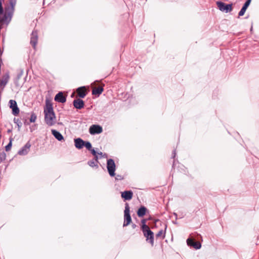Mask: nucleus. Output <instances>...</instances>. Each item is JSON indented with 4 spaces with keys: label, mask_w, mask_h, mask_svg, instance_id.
Here are the masks:
<instances>
[{
    "label": "nucleus",
    "mask_w": 259,
    "mask_h": 259,
    "mask_svg": "<svg viewBox=\"0 0 259 259\" xmlns=\"http://www.w3.org/2000/svg\"><path fill=\"white\" fill-rule=\"evenodd\" d=\"M45 121L49 126H52L56 123V116L52 103L47 101L44 108Z\"/></svg>",
    "instance_id": "1"
},
{
    "label": "nucleus",
    "mask_w": 259,
    "mask_h": 259,
    "mask_svg": "<svg viewBox=\"0 0 259 259\" xmlns=\"http://www.w3.org/2000/svg\"><path fill=\"white\" fill-rule=\"evenodd\" d=\"M14 12V8L8 5L5 8L4 13L3 16H0V22H7L9 23L11 21Z\"/></svg>",
    "instance_id": "2"
},
{
    "label": "nucleus",
    "mask_w": 259,
    "mask_h": 259,
    "mask_svg": "<svg viewBox=\"0 0 259 259\" xmlns=\"http://www.w3.org/2000/svg\"><path fill=\"white\" fill-rule=\"evenodd\" d=\"M132 222V218L130 215V207L127 203L125 204V209L124 210V223L123 226H128Z\"/></svg>",
    "instance_id": "3"
},
{
    "label": "nucleus",
    "mask_w": 259,
    "mask_h": 259,
    "mask_svg": "<svg viewBox=\"0 0 259 259\" xmlns=\"http://www.w3.org/2000/svg\"><path fill=\"white\" fill-rule=\"evenodd\" d=\"M217 5L219 9L223 12L228 13L233 10L232 4H226L221 1L217 2Z\"/></svg>",
    "instance_id": "4"
},
{
    "label": "nucleus",
    "mask_w": 259,
    "mask_h": 259,
    "mask_svg": "<svg viewBox=\"0 0 259 259\" xmlns=\"http://www.w3.org/2000/svg\"><path fill=\"white\" fill-rule=\"evenodd\" d=\"M107 168L110 177H113L115 176L116 165L113 159L110 158L107 160Z\"/></svg>",
    "instance_id": "5"
},
{
    "label": "nucleus",
    "mask_w": 259,
    "mask_h": 259,
    "mask_svg": "<svg viewBox=\"0 0 259 259\" xmlns=\"http://www.w3.org/2000/svg\"><path fill=\"white\" fill-rule=\"evenodd\" d=\"M10 79V72L7 71L0 78V93L2 92Z\"/></svg>",
    "instance_id": "6"
},
{
    "label": "nucleus",
    "mask_w": 259,
    "mask_h": 259,
    "mask_svg": "<svg viewBox=\"0 0 259 259\" xmlns=\"http://www.w3.org/2000/svg\"><path fill=\"white\" fill-rule=\"evenodd\" d=\"M38 32L36 30H33L31 34L30 43L34 49H36L38 41Z\"/></svg>",
    "instance_id": "7"
},
{
    "label": "nucleus",
    "mask_w": 259,
    "mask_h": 259,
    "mask_svg": "<svg viewBox=\"0 0 259 259\" xmlns=\"http://www.w3.org/2000/svg\"><path fill=\"white\" fill-rule=\"evenodd\" d=\"M143 235L146 238V241L150 243L152 246L154 245V233L151 230H149L146 232L143 233Z\"/></svg>",
    "instance_id": "8"
},
{
    "label": "nucleus",
    "mask_w": 259,
    "mask_h": 259,
    "mask_svg": "<svg viewBox=\"0 0 259 259\" xmlns=\"http://www.w3.org/2000/svg\"><path fill=\"white\" fill-rule=\"evenodd\" d=\"M102 131V127L99 125H92L89 128V132L91 135L100 134Z\"/></svg>",
    "instance_id": "9"
},
{
    "label": "nucleus",
    "mask_w": 259,
    "mask_h": 259,
    "mask_svg": "<svg viewBox=\"0 0 259 259\" xmlns=\"http://www.w3.org/2000/svg\"><path fill=\"white\" fill-rule=\"evenodd\" d=\"M31 147V144L28 142L23 147H22L18 152V154L20 155H26Z\"/></svg>",
    "instance_id": "10"
},
{
    "label": "nucleus",
    "mask_w": 259,
    "mask_h": 259,
    "mask_svg": "<svg viewBox=\"0 0 259 259\" xmlns=\"http://www.w3.org/2000/svg\"><path fill=\"white\" fill-rule=\"evenodd\" d=\"M162 224L163 225L164 228V229L160 230L156 234V238L157 239L160 238L161 239H163L165 237L167 225L166 224L162 223V222H160V225H161Z\"/></svg>",
    "instance_id": "11"
},
{
    "label": "nucleus",
    "mask_w": 259,
    "mask_h": 259,
    "mask_svg": "<svg viewBox=\"0 0 259 259\" xmlns=\"http://www.w3.org/2000/svg\"><path fill=\"white\" fill-rule=\"evenodd\" d=\"M55 101L61 103H64L66 101V97L63 95L62 92H59L55 97Z\"/></svg>",
    "instance_id": "12"
},
{
    "label": "nucleus",
    "mask_w": 259,
    "mask_h": 259,
    "mask_svg": "<svg viewBox=\"0 0 259 259\" xmlns=\"http://www.w3.org/2000/svg\"><path fill=\"white\" fill-rule=\"evenodd\" d=\"M74 107L77 109H81L84 106V101L80 99H75L73 102Z\"/></svg>",
    "instance_id": "13"
},
{
    "label": "nucleus",
    "mask_w": 259,
    "mask_h": 259,
    "mask_svg": "<svg viewBox=\"0 0 259 259\" xmlns=\"http://www.w3.org/2000/svg\"><path fill=\"white\" fill-rule=\"evenodd\" d=\"M76 93L77 96L80 98H84L87 94V90L84 86L77 88Z\"/></svg>",
    "instance_id": "14"
},
{
    "label": "nucleus",
    "mask_w": 259,
    "mask_h": 259,
    "mask_svg": "<svg viewBox=\"0 0 259 259\" xmlns=\"http://www.w3.org/2000/svg\"><path fill=\"white\" fill-rule=\"evenodd\" d=\"M121 197L125 200H130L133 196V192L131 190L125 191L121 192Z\"/></svg>",
    "instance_id": "15"
},
{
    "label": "nucleus",
    "mask_w": 259,
    "mask_h": 259,
    "mask_svg": "<svg viewBox=\"0 0 259 259\" xmlns=\"http://www.w3.org/2000/svg\"><path fill=\"white\" fill-rule=\"evenodd\" d=\"M251 0H247L238 13V18L244 15L246 9L250 4Z\"/></svg>",
    "instance_id": "16"
},
{
    "label": "nucleus",
    "mask_w": 259,
    "mask_h": 259,
    "mask_svg": "<svg viewBox=\"0 0 259 259\" xmlns=\"http://www.w3.org/2000/svg\"><path fill=\"white\" fill-rule=\"evenodd\" d=\"M85 141L81 138H77L74 139V145L76 148L81 149L84 145Z\"/></svg>",
    "instance_id": "17"
},
{
    "label": "nucleus",
    "mask_w": 259,
    "mask_h": 259,
    "mask_svg": "<svg viewBox=\"0 0 259 259\" xmlns=\"http://www.w3.org/2000/svg\"><path fill=\"white\" fill-rule=\"evenodd\" d=\"M104 91V88L103 86H100L98 88H94L92 90V94L99 97Z\"/></svg>",
    "instance_id": "18"
},
{
    "label": "nucleus",
    "mask_w": 259,
    "mask_h": 259,
    "mask_svg": "<svg viewBox=\"0 0 259 259\" xmlns=\"http://www.w3.org/2000/svg\"><path fill=\"white\" fill-rule=\"evenodd\" d=\"M51 132L54 137L59 141L64 140V137L58 131L55 130H52Z\"/></svg>",
    "instance_id": "19"
},
{
    "label": "nucleus",
    "mask_w": 259,
    "mask_h": 259,
    "mask_svg": "<svg viewBox=\"0 0 259 259\" xmlns=\"http://www.w3.org/2000/svg\"><path fill=\"white\" fill-rule=\"evenodd\" d=\"M147 211L148 209L145 206H141L137 211V215L140 218L143 217L146 214Z\"/></svg>",
    "instance_id": "20"
},
{
    "label": "nucleus",
    "mask_w": 259,
    "mask_h": 259,
    "mask_svg": "<svg viewBox=\"0 0 259 259\" xmlns=\"http://www.w3.org/2000/svg\"><path fill=\"white\" fill-rule=\"evenodd\" d=\"M98 163H99L94 161L93 159L88 162V164L92 167H95L96 168H98Z\"/></svg>",
    "instance_id": "21"
},
{
    "label": "nucleus",
    "mask_w": 259,
    "mask_h": 259,
    "mask_svg": "<svg viewBox=\"0 0 259 259\" xmlns=\"http://www.w3.org/2000/svg\"><path fill=\"white\" fill-rule=\"evenodd\" d=\"M6 154L4 151L0 152V164L5 160Z\"/></svg>",
    "instance_id": "22"
},
{
    "label": "nucleus",
    "mask_w": 259,
    "mask_h": 259,
    "mask_svg": "<svg viewBox=\"0 0 259 259\" xmlns=\"http://www.w3.org/2000/svg\"><path fill=\"white\" fill-rule=\"evenodd\" d=\"M196 249H199L201 247V244L199 242L194 241L193 244L192 245Z\"/></svg>",
    "instance_id": "23"
},
{
    "label": "nucleus",
    "mask_w": 259,
    "mask_h": 259,
    "mask_svg": "<svg viewBox=\"0 0 259 259\" xmlns=\"http://www.w3.org/2000/svg\"><path fill=\"white\" fill-rule=\"evenodd\" d=\"M9 103H10V107L11 109H13V108H15V107L17 106V103L16 102V101H15V100H10L9 101Z\"/></svg>",
    "instance_id": "24"
},
{
    "label": "nucleus",
    "mask_w": 259,
    "mask_h": 259,
    "mask_svg": "<svg viewBox=\"0 0 259 259\" xmlns=\"http://www.w3.org/2000/svg\"><path fill=\"white\" fill-rule=\"evenodd\" d=\"M37 116L34 112H32L30 118V121L31 122H34L36 119Z\"/></svg>",
    "instance_id": "25"
},
{
    "label": "nucleus",
    "mask_w": 259,
    "mask_h": 259,
    "mask_svg": "<svg viewBox=\"0 0 259 259\" xmlns=\"http://www.w3.org/2000/svg\"><path fill=\"white\" fill-rule=\"evenodd\" d=\"M84 146L88 150H91L92 148V144L89 141H85L84 145Z\"/></svg>",
    "instance_id": "26"
},
{
    "label": "nucleus",
    "mask_w": 259,
    "mask_h": 259,
    "mask_svg": "<svg viewBox=\"0 0 259 259\" xmlns=\"http://www.w3.org/2000/svg\"><path fill=\"white\" fill-rule=\"evenodd\" d=\"M12 109V113L14 115H17L19 113V109L18 107V106L15 107V108H13Z\"/></svg>",
    "instance_id": "27"
},
{
    "label": "nucleus",
    "mask_w": 259,
    "mask_h": 259,
    "mask_svg": "<svg viewBox=\"0 0 259 259\" xmlns=\"http://www.w3.org/2000/svg\"><path fill=\"white\" fill-rule=\"evenodd\" d=\"M141 229L143 231V233L146 232L147 231H149V230H150L149 226L147 225H144L143 226H141Z\"/></svg>",
    "instance_id": "28"
},
{
    "label": "nucleus",
    "mask_w": 259,
    "mask_h": 259,
    "mask_svg": "<svg viewBox=\"0 0 259 259\" xmlns=\"http://www.w3.org/2000/svg\"><path fill=\"white\" fill-rule=\"evenodd\" d=\"M194 240L191 238H188L187 239V243L188 246H192L194 242Z\"/></svg>",
    "instance_id": "29"
},
{
    "label": "nucleus",
    "mask_w": 259,
    "mask_h": 259,
    "mask_svg": "<svg viewBox=\"0 0 259 259\" xmlns=\"http://www.w3.org/2000/svg\"><path fill=\"white\" fill-rule=\"evenodd\" d=\"M17 0H9V6L14 8L16 4Z\"/></svg>",
    "instance_id": "30"
},
{
    "label": "nucleus",
    "mask_w": 259,
    "mask_h": 259,
    "mask_svg": "<svg viewBox=\"0 0 259 259\" xmlns=\"http://www.w3.org/2000/svg\"><path fill=\"white\" fill-rule=\"evenodd\" d=\"M12 139H10V142L8 143V144L5 147L6 151H9L11 147H12Z\"/></svg>",
    "instance_id": "31"
},
{
    "label": "nucleus",
    "mask_w": 259,
    "mask_h": 259,
    "mask_svg": "<svg viewBox=\"0 0 259 259\" xmlns=\"http://www.w3.org/2000/svg\"><path fill=\"white\" fill-rule=\"evenodd\" d=\"M97 155H99L100 158L102 157H107V154L106 153H103L102 152L97 153Z\"/></svg>",
    "instance_id": "32"
},
{
    "label": "nucleus",
    "mask_w": 259,
    "mask_h": 259,
    "mask_svg": "<svg viewBox=\"0 0 259 259\" xmlns=\"http://www.w3.org/2000/svg\"><path fill=\"white\" fill-rule=\"evenodd\" d=\"M115 179L116 180H121L123 179V177L121 175H117L115 177Z\"/></svg>",
    "instance_id": "33"
},
{
    "label": "nucleus",
    "mask_w": 259,
    "mask_h": 259,
    "mask_svg": "<svg viewBox=\"0 0 259 259\" xmlns=\"http://www.w3.org/2000/svg\"><path fill=\"white\" fill-rule=\"evenodd\" d=\"M89 151H91V153L93 155H95L96 154H97V152L95 151V150L93 148H92L91 150H90Z\"/></svg>",
    "instance_id": "34"
},
{
    "label": "nucleus",
    "mask_w": 259,
    "mask_h": 259,
    "mask_svg": "<svg viewBox=\"0 0 259 259\" xmlns=\"http://www.w3.org/2000/svg\"><path fill=\"white\" fill-rule=\"evenodd\" d=\"M94 158L93 159L94 161H96V162H97L98 163H99V161H98V159H99V157H98V156L97 154L95 155H94Z\"/></svg>",
    "instance_id": "35"
},
{
    "label": "nucleus",
    "mask_w": 259,
    "mask_h": 259,
    "mask_svg": "<svg viewBox=\"0 0 259 259\" xmlns=\"http://www.w3.org/2000/svg\"><path fill=\"white\" fill-rule=\"evenodd\" d=\"M3 12V8L2 7V0H0V14H2Z\"/></svg>",
    "instance_id": "36"
},
{
    "label": "nucleus",
    "mask_w": 259,
    "mask_h": 259,
    "mask_svg": "<svg viewBox=\"0 0 259 259\" xmlns=\"http://www.w3.org/2000/svg\"><path fill=\"white\" fill-rule=\"evenodd\" d=\"M147 220V219H145L141 220L142 226H143L144 225H146Z\"/></svg>",
    "instance_id": "37"
},
{
    "label": "nucleus",
    "mask_w": 259,
    "mask_h": 259,
    "mask_svg": "<svg viewBox=\"0 0 259 259\" xmlns=\"http://www.w3.org/2000/svg\"><path fill=\"white\" fill-rule=\"evenodd\" d=\"M176 150H174L172 153V158H174L176 157Z\"/></svg>",
    "instance_id": "38"
},
{
    "label": "nucleus",
    "mask_w": 259,
    "mask_h": 259,
    "mask_svg": "<svg viewBox=\"0 0 259 259\" xmlns=\"http://www.w3.org/2000/svg\"><path fill=\"white\" fill-rule=\"evenodd\" d=\"M136 227H137V226H136V224H133L132 225V227H133V228H134H134H135Z\"/></svg>",
    "instance_id": "39"
},
{
    "label": "nucleus",
    "mask_w": 259,
    "mask_h": 259,
    "mask_svg": "<svg viewBox=\"0 0 259 259\" xmlns=\"http://www.w3.org/2000/svg\"><path fill=\"white\" fill-rule=\"evenodd\" d=\"M160 222L159 220L158 219H157L155 221V223H156V222Z\"/></svg>",
    "instance_id": "40"
},
{
    "label": "nucleus",
    "mask_w": 259,
    "mask_h": 259,
    "mask_svg": "<svg viewBox=\"0 0 259 259\" xmlns=\"http://www.w3.org/2000/svg\"><path fill=\"white\" fill-rule=\"evenodd\" d=\"M2 22H0V24ZM2 28V25H0V30Z\"/></svg>",
    "instance_id": "41"
},
{
    "label": "nucleus",
    "mask_w": 259,
    "mask_h": 259,
    "mask_svg": "<svg viewBox=\"0 0 259 259\" xmlns=\"http://www.w3.org/2000/svg\"><path fill=\"white\" fill-rule=\"evenodd\" d=\"M21 76V74L18 76V77H20Z\"/></svg>",
    "instance_id": "42"
},
{
    "label": "nucleus",
    "mask_w": 259,
    "mask_h": 259,
    "mask_svg": "<svg viewBox=\"0 0 259 259\" xmlns=\"http://www.w3.org/2000/svg\"><path fill=\"white\" fill-rule=\"evenodd\" d=\"M11 132V130H8V132Z\"/></svg>",
    "instance_id": "43"
},
{
    "label": "nucleus",
    "mask_w": 259,
    "mask_h": 259,
    "mask_svg": "<svg viewBox=\"0 0 259 259\" xmlns=\"http://www.w3.org/2000/svg\"><path fill=\"white\" fill-rule=\"evenodd\" d=\"M4 1V0H2V3H3Z\"/></svg>",
    "instance_id": "44"
}]
</instances>
